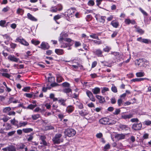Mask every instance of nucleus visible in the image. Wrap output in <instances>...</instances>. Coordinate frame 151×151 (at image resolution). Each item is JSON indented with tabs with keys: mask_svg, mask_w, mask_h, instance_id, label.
Here are the masks:
<instances>
[{
	"mask_svg": "<svg viewBox=\"0 0 151 151\" xmlns=\"http://www.w3.org/2000/svg\"><path fill=\"white\" fill-rule=\"evenodd\" d=\"M6 23L5 20H1L0 21V25L2 27H4V24Z\"/></svg>",
	"mask_w": 151,
	"mask_h": 151,
	"instance_id": "0e129e2a",
	"label": "nucleus"
},
{
	"mask_svg": "<svg viewBox=\"0 0 151 151\" xmlns=\"http://www.w3.org/2000/svg\"><path fill=\"white\" fill-rule=\"evenodd\" d=\"M31 42L32 44H35V45H38L40 43V42L38 41H35L33 40H31Z\"/></svg>",
	"mask_w": 151,
	"mask_h": 151,
	"instance_id": "680f3d73",
	"label": "nucleus"
},
{
	"mask_svg": "<svg viewBox=\"0 0 151 151\" xmlns=\"http://www.w3.org/2000/svg\"><path fill=\"white\" fill-rule=\"evenodd\" d=\"M119 127L121 129L124 131H128L130 129L127 126L123 124H121Z\"/></svg>",
	"mask_w": 151,
	"mask_h": 151,
	"instance_id": "a211bd4d",
	"label": "nucleus"
},
{
	"mask_svg": "<svg viewBox=\"0 0 151 151\" xmlns=\"http://www.w3.org/2000/svg\"><path fill=\"white\" fill-rule=\"evenodd\" d=\"M109 119L106 117H104L101 119L99 121V122L104 124H108L109 122Z\"/></svg>",
	"mask_w": 151,
	"mask_h": 151,
	"instance_id": "f8f14e48",
	"label": "nucleus"
},
{
	"mask_svg": "<svg viewBox=\"0 0 151 151\" xmlns=\"http://www.w3.org/2000/svg\"><path fill=\"white\" fill-rule=\"evenodd\" d=\"M62 136V135L60 134H56L52 139L54 143L55 144H58L60 143V138Z\"/></svg>",
	"mask_w": 151,
	"mask_h": 151,
	"instance_id": "20e7f679",
	"label": "nucleus"
},
{
	"mask_svg": "<svg viewBox=\"0 0 151 151\" xmlns=\"http://www.w3.org/2000/svg\"><path fill=\"white\" fill-rule=\"evenodd\" d=\"M40 115L39 114L32 115V118L33 120H36L39 118Z\"/></svg>",
	"mask_w": 151,
	"mask_h": 151,
	"instance_id": "c03bdc74",
	"label": "nucleus"
},
{
	"mask_svg": "<svg viewBox=\"0 0 151 151\" xmlns=\"http://www.w3.org/2000/svg\"><path fill=\"white\" fill-rule=\"evenodd\" d=\"M8 59L9 60L16 62H17L19 60V58L15 57L14 56L11 55H9L8 57Z\"/></svg>",
	"mask_w": 151,
	"mask_h": 151,
	"instance_id": "4468645a",
	"label": "nucleus"
},
{
	"mask_svg": "<svg viewBox=\"0 0 151 151\" xmlns=\"http://www.w3.org/2000/svg\"><path fill=\"white\" fill-rule=\"evenodd\" d=\"M50 46L47 44L45 42H42L40 45V48L44 50H46L48 49Z\"/></svg>",
	"mask_w": 151,
	"mask_h": 151,
	"instance_id": "ddd939ff",
	"label": "nucleus"
},
{
	"mask_svg": "<svg viewBox=\"0 0 151 151\" xmlns=\"http://www.w3.org/2000/svg\"><path fill=\"white\" fill-rule=\"evenodd\" d=\"M65 135L69 137L74 136L76 133V131L72 129H68L65 130L64 132Z\"/></svg>",
	"mask_w": 151,
	"mask_h": 151,
	"instance_id": "f03ea898",
	"label": "nucleus"
},
{
	"mask_svg": "<svg viewBox=\"0 0 151 151\" xmlns=\"http://www.w3.org/2000/svg\"><path fill=\"white\" fill-rule=\"evenodd\" d=\"M66 101V99H61L58 100V101L59 103H60L61 105H63V106H65V101Z\"/></svg>",
	"mask_w": 151,
	"mask_h": 151,
	"instance_id": "c756f323",
	"label": "nucleus"
},
{
	"mask_svg": "<svg viewBox=\"0 0 151 151\" xmlns=\"http://www.w3.org/2000/svg\"><path fill=\"white\" fill-rule=\"evenodd\" d=\"M11 110V109L10 107H6L3 109V111L4 113H7Z\"/></svg>",
	"mask_w": 151,
	"mask_h": 151,
	"instance_id": "49530a36",
	"label": "nucleus"
},
{
	"mask_svg": "<svg viewBox=\"0 0 151 151\" xmlns=\"http://www.w3.org/2000/svg\"><path fill=\"white\" fill-rule=\"evenodd\" d=\"M130 121L132 122H139V120L137 118H133L130 120Z\"/></svg>",
	"mask_w": 151,
	"mask_h": 151,
	"instance_id": "e2e57ef3",
	"label": "nucleus"
},
{
	"mask_svg": "<svg viewBox=\"0 0 151 151\" xmlns=\"http://www.w3.org/2000/svg\"><path fill=\"white\" fill-rule=\"evenodd\" d=\"M126 134H116L115 136V138L117 140L124 139L125 138Z\"/></svg>",
	"mask_w": 151,
	"mask_h": 151,
	"instance_id": "9b49d317",
	"label": "nucleus"
},
{
	"mask_svg": "<svg viewBox=\"0 0 151 151\" xmlns=\"http://www.w3.org/2000/svg\"><path fill=\"white\" fill-rule=\"evenodd\" d=\"M137 40L138 41L140 42L146 44H149L151 43V41L150 40L146 39H142L141 37L137 38Z\"/></svg>",
	"mask_w": 151,
	"mask_h": 151,
	"instance_id": "1a4fd4ad",
	"label": "nucleus"
},
{
	"mask_svg": "<svg viewBox=\"0 0 151 151\" xmlns=\"http://www.w3.org/2000/svg\"><path fill=\"white\" fill-rule=\"evenodd\" d=\"M49 86H50L51 87H54L59 86V84L55 82L54 83H50V84H49Z\"/></svg>",
	"mask_w": 151,
	"mask_h": 151,
	"instance_id": "4d7b16f0",
	"label": "nucleus"
},
{
	"mask_svg": "<svg viewBox=\"0 0 151 151\" xmlns=\"http://www.w3.org/2000/svg\"><path fill=\"white\" fill-rule=\"evenodd\" d=\"M76 105L80 109H82L83 108V104L81 102L78 103L76 104Z\"/></svg>",
	"mask_w": 151,
	"mask_h": 151,
	"instance_id": "603ef678",
	"label": "nucleus"
},
{
	"mask_svg": "<svg viewBox=\"0 0 151 151\" xmlns=\"http://www.w3.org/2000/svg\"><path fill=\"white\" fill-rule=\"evenodd\" d=\"M3 126L5 128L4 129L6 130H8L11 129L12 127L11 125L9 123H6L3 124Z\"/></svg>",
	"mask_w": 151,
	"mask_h": 151,
	"instance_id": "6ab92c4d",
	"label": "nucleus"
},
{
	"mask_svg": "<svg viewBox=\"0 0 151 151\" xmlns=\"http://www.w3.org/2000/svg\"><path fill=\"white\" fill-rule=\"evenodd\" d=\"M111 24L114 27L117 28L119 26V23L118 22L115 21L114 20L112 21Z\"/></svg>",
	"mask_w": 151,
	"mask_h": 151,
	"instance_id": "b1692460",
	"label": "nucleus"
},
{
	"mask_svg": "<svg viewBox=\"0 0 151 151\" xmlns=\"http://www.w3.org/2000/svg\"><path fill=\"white\" fill-rule=\"evenodd\" d=\"M133 117V115L132 114H129L128 115H123L121 117L122 119H127Z\"/></svg>",
	"mask_w": 151,
	"mask_h": 151,
	"instance_id": "a878e982",
	"label": "nucleus"
},
{
	"mask_svg": "<svg viewBox=\"0 0 151 151\" xmlns=\"http://www.w3.org/2000/svg\"><path fill=\"white\" fill-rule=\"evenodd\" d=\"M111 103L113 104H115L116 102V99L114 97H112L111 99Z\"/></svg>",
	"mask_w": 151,
	"mask_h": 151,
	"instance_id": "774afa93",
	"label": "nucleus"
},
{
	"mask_svg": "<svg viewBox=\"0 0 151 151\" xmlns=\"http://www.w3.org/2000/svg\"><path fill=\"white\" fill-rule=\"evenodd\" d=\"M2 76L9 78L11 76V75L7 73H1Z\"/></svg>",
	"mask_w": 151,
	"mask_h": 151,
	"instance_id": "4c0bfd02",
	"label": "nucleus"
},
{
	"mask_svg": "<svg viewBox=\"0 0 151 151\" xmlns=\"http://www.w3.org/2000/svg\"><path fill=\"white\" fill-rule=\"evenodd\" d=\"M71 45L70 44L67 43H62L61 45V47L63 48H66L69 46H70Z\"/></svg>",
	"mask_w": 151,
	"mask_h": 151,
	"instance_id": "f704fd0d",
	"label": "nucleus"
},
{
	"mask_svg": "<svg viewBox=\"0 0 151 151\" xmlns=\"http://www.w3.org/2000/svg\"><path fill=\"white\" fill-rule=\"evenodd\" d=\"M146 61V60L142 59L137 60L135 61V64L141 67H144L145 66L144 63Z\"/></svg>",
	"mask_w": 151,
	"mask_h": 151,
	"instance_id": "423d86ee",
	"label": "nucleus"
},
{
	"mask_svg": "<svg viewBox=\"0 0 151 151\" xmlns=\"http://www.w3.org/2000/svg\"><path fill=\"white\" fill-rule=\"evenodd\" d=\"M74 110V108L72 106H68L66 109V111L68 113L72 112Z\"/></svg>",
	"mask_w": 151,
	"mask_h": 151,
	"instance_id": "473e14b6",
	"label": "nucleus"
},
{
	"mask_svg": "<svg viewBox=\"0 0 151 151\" xmlns=\"http://www.w3.org/2000/svg\"><path fill=\"white\" fill-rule=\"evenodd\" d=\"M10 122L12 125L17 126L18 128L24 127L28 124L27 122L19 121V122L17 120H16L15 118L11 120Z\"/></svg>",
	"mask_w": 151,
	"mask_h": 151,
	"instance_id": "f257e3e1",
	"label": "nucleus"
},
{
	"mask_svg": "<svg viewBox=\"0 0 151 151\" xmlns=\"http://www.w3.org/2000/svg\"><path fill=\"white\" fill-rule=\"evenodd\" d=\"M57 81L58 83H60L63 80V78L60 74H57L56 75Z\"/></svg>",
	"mask_w": 151,
	"mask_h": 151,
	"instance_id": "bb28decb",
	"label": "nucleus"
},
{
	"mask_svg": "<svg viewBox=\"0 0 151 151\" xmlns=\"http://www.w3.org/2000/svg\"><path fill=\"white\" fill-rule=\"evenodd\" d=\"M109 90V88L107 87H104L102 88L101 90V93H104L106 91H108Z\"/></svg>",
	"mask_w": 151,
	"mask_h": 151,
	"instance_id": "5fc2aeb1",
	"label": "nucleus"
},
{
	"mask_svg": "<svg viewBox=\"0 0 151 151\" xmlns=\"http://www.w3.org/2000/svg\"><path fill=\"white\" fill-rule=\"evenodd\" d=\"M24 95L28 98H31L33 96V93H26L24 94Z\"/></svg>",
	"mask_w": 151,
	"mask_h": 151,
	"instance_id": "bf43d9fd",
	"label": "nucleus"
},
{
	"mask_svg": "<svg viewBox=\"0 0 151 151\" xmlns=\"http://www.w3.org/2000/svg\"><path fill=\"white\" fill-rule=\"evenodd\" d=\"M96 97L99 100L100 103H103L105 102L104 98L103 97L98 95H96Z\"/></svg>",
	"mask_w": 151,
	"mask_h": 151,
	"instance_id": "f3484780",
	"label": "nucleus"
},
{
	"mask_svg": "<svg viewBox=\"0 0 151 151\" xmlns=\"http://www.w3.org/2000/svg\"><path fill=\"white\" fill-rule=\"evenodd\" d=\"M139 10L141 12L145 15L147 16V14L141 8H139Z\"/></svg>",
	"mask_w": 151,
	"mask_h": 151,
	"instance_id": "052dcab7",
	"label": "nucleus"
},
{
	"mask_svg": "<svg viewBox=\"0 0 151 151\" xmlns=\"http://www.w3.org/2000/svg\"><path fill=\"white\" fill-rule=\"evenodd\" d=\"M88 4L89 6H93L94 4V2L92 0H90L88 1Z\"/></svg>",
	"mask_w": 151,
	"mask_h": 151,
	"instance_id": "8fccbe9b",
	"label": "nucleus"
},
{
	"mask_svg": "<svg viewBox=\"0 0 151 151\" xmlns=\"http://www.w3.org/2000/svg\"><path fill=\"white\" fill-rule=\"evenodd\" d=\"M55 52L58 55H62L64 53L63 50L61 49H55Z\"/></svg>",
	"mask_w": 151,
	"mask_h": 151,
	"instance_id": "412c9836",
	"label": "nucleus"
},
{
	"mask_svg": "<svg viewBox=\"0 0 151 151\" xmlns=\"http://www.w3.org/2000/svg\"><path fill=\"white\" fill-rule=\"evenodd\" d=\"M51 88L50 86H49V84H47V86L45 87H43L42 88V91L44 92H46L47 91V90L50 89Z\"/></svg>",
	"mask_w": 151,
	"mask_h": 151,
	"instance_id": "e433bc0d",
	"label": "nucleus"
},
{
	"mask_svg": "<svg viewBox=\"0 0 151 151\" xmlns=\"http://www.w3.org/2000/svg\"><path fill=\"white\" fill-rule=\"evenodd\" d=\"M124 22L127 24H136V22L134 20H130L128 19H126L125 20Z\"/></svg>",
	"mask_w": 151,
	"mask_h": 151,
	"instance_id": "dca6fc26",
	"label": "nucleus"
},
{
	"mask_svg": "<svg viewBox=\"0 0 151 151\" xmlns=\"http://www.w3.org/2000/svg\"><path fill=\"white\" fill-rule=\"evenodd\" d=\"M27 16L28 18L32 21H37V19L29 13H28L27 14Z\"/></svg>",
	"mask_w": 151,
	"mask_h": 151,
	"instance_id": "aec40b11",
	"label": "nucleus"
},
{
	"mask_svg": "<svg viewBox=\"0 0 151 151\" xmlns=\"http://www.w3.org/2000/svg\"><path fill=\"white\" fill-rule=\"evenodd\" d=\"M63 86L65 87H69L70 86V84L67 82H65L62 84Z\"/></svg>",
	"mask_w": 151,
	"mask_h": 151,
	"instance_id": "6e6d98bb",
	"label": "nucleus"
},
{
	"mask_svg": "<svg viewBox=\"0 0 151 151\" xmlns=\"http://www.w3.org/2000/svg\"><path fill=\"white\" fill-rule=\"evenodd\" d=\"M72 91V90L71 89L69 88H66L64 89H63V91L65 93H69L70 92H71Z\"/></svg>",
	"mask_w": 151,
	"mask_h": 151,
	"instance_id": "ea45409f",
	"label": "nucleus"
},
{
	"mask_svg": "<svg viewBox=\"0 0 151 151\" xmlns=\"http://www.w3.org/2000/svg\"><path fill=\"white\" fill-rule=\"evenodd\" d=\"M136 32L139 33L141 34H142L144 32V31L142 29L140 28H137Z\"/></svg>",
	"mask_w": 151,
	"mask_h": 151,
	"instance_id": "37998d69",
	"label": "nucleus"
},
{
	"mask_svg": "<svg viewBox=\"0 0 151 151\" xmlns=\"http://www.w3.org/2000/svg\"><path fill=\"white\" fill-rule=\"evenodd\" d=\"M24 10L21 9L19 8L17 11V13L19 14H22L24 13Z\"/></svg>",
	"mask_w": 151,
	"mask_h": 151,
	"instance_id": "a18cd8bd",
	"label": "nucleus"
},
{
	"mask_svg": "<svg viewBox=\"0 0 151 151\" xmlns=\"http://www.w3.org/2000/svg\"><path fill=\"white\" fill-rule=\"evenodd\" d=\"M17 150L19 151H27V149L26 146L22 144H20L18 145Z\"/></svg>",
	"mask_w": 151,
	"mask_h": 151,
	"instance_id": "6e6552de",
	"label": "nucleus"
},
{
	"mask_svg": "<svg viewBox=\"0 0 151 151\" xmlns=\"http://www.w3.org/2000/svg\"><path fill=\"white\" fill-rule=\"evenodd\" d=\"M40 144L41 145H39L38 147L39 148L41 149L42 147L46 146H49L50 145L48 143H47L45 141H41Z\"/></svg>",
	"mask_w": 151,
	"mask_h": 151,
	"instance_id": "2eb2a0df",
	"label": "nucleus"
},
{
	"mask_svg": "<svg viewBox=\"0 0 151 151\" xmlns=\"http://www.w3.org/2000/svg\"><path fill=\"white\" fill-rule=\"evenodd\" d=\"M16 42H18L22 44L25 46H27L29 45L28 43L23 38L21 39L19 37H17L16 39Z\"/></svg>",
	"mask_w": 151,
	"mask_h": 151,
	"instance_id": "0eeeda50",
	"label": "nucleus"
},
{
	"mask_svg": "<svg viewBox=\"0 0 151 151\" xmlns=\"http://www.w3.org/2000/svg\"><path fill=\"white\" fill-rule=\"evenodd\" d=\"M142 127V124L140 122L138 123H134L132 126V129L134 130H140Z\"/></svg>",
	"mask_w": 151,
	"mask_h": 151,
	"instance_id": "39448f33",
	"label": "nucleus"
},
{
	"mask_svg": "<svg viewBox=\"0 0 151 151\" xmlns=\"http://www.w3.org/2000/svg\"><path fill=\"white\" fill-rule=\"evenodd\" d=\"M61 15L58 14L55 16L54 17V19L56 21L57 20L60 19L61 18Z\"/></svg>",
	"mask_w": 151,
	"mask_h": 151,
	"instance_id": "3c124183",
	"label": "nucleus"
},
{
	"mask_svg": "<svg viewBox=\"0 0 151 151\" xmlns=\"http://www.w3.org/2000/svg\"><path fill=\"white\" fill-rule=\"evenodd\" d=\"M102 53V51L100 49H98L96 50L95 52L96 54V55H97L99 57H102L103 56Z\"/></svg>",
	"mask_w": 151,
	"mask_h": 151,
	"instance_id": "cd10ccee",
	"label": "nucleus"
},
{
	"mask_svg": "<svg viewBox=\"0 0 151 151\" xmlns=\"http://www.w3.org/2000/svg\"><path fill=\"white\" fill-rule=\"evenodd\" d=\"M47 80L48 83V84H49V83L50 84L55 82V78L54 77L51 76L48 78Z\"/></svg>",
	"mask_w": 151,
	"mask_h": 151,
	"instance_id": "393cba45",
	"label": "nucleus"
},
{
	"mask_svg": "<svg viewBox=\"0 0 151 151\" xmlns=\"http://www.w3.org/2000/svg\"><path fill=\"white\" fill-rule=\"evenodd\" d=\"M16 132L15 130L9 132L8 133V135L9 136H11L14 135Z\"/></svg>",
	"mask_w": 151,
	"mask_h": 151,
	"instance_id": "69168bd1",
	"label": "nucleus"
},
{
	"mask_svg": "<svg viewBox=\"0 0 151 151\" xmlns=\"http://www.w3.org/2000/svg\"><path fill=\"white\" fill-rule=\"evenodd\" d=\"M9 103H16L19 102L18 100L14 99L13 97H11L9 98Z\"/></svg>",
	"mask_w": 151,
	"mask_h": 151,
	"instance_id": "c85d7f7f",
	"label": "nucleus"
},
{
	"mask_svg": "<svg viewBox=\"0 0 151 151\" xmlns=\"http://www.w3.org/2000/svg\"><path fill=\"white\" fill-rule=\"evenodd\" d=\"M149 80V79L146 78H136L135 79H133L132 80V81L134 82H139L141 81H143L145 80Z\"/></svg>",
	"mask_w": 151,
	"mask_h": 151,
	"instance_id": "4be33fe9",
	"label": "nucleus"
},
{
	"mask_svg": "<svg viewBox=\"0 0 151 151\" xmlns=\"http://www.w3.org/2000/svg\"><path fill=\"white\" fill-rule=\"evenodd\" d=\"M79 114L80 115L82 116H84L88 114V113L84 110H82L79 112Z\"/></svg>",
	"mask_w": 151,
	"mask_h": 151,
	"instance_id": "2f4dec72",
	"label": "nucleus"
},
{
	"mask_svg": "<svg viewBox=\"0 0 151 151\" xmlns=\"http://www.w3.org/2000/svg\"><path fill=\"white\" fill-rule=\"evenodd\" d=\"M22 131L25 133H28L32 131L33 129L31 128H25L23 129Z\"/></svg>",
	"mask_w": 151,
	"mask_h": 151,
	"instance_id": "7c9ffc66",
	"label": "nucleus"
},
{
	"mask_svg": "<svg viewBox=\"0 0 151 151\" xmlns=\"http://www.w3.org/2000/svg\"><path fill=\"white\" fill-rule=\"evenodd\" d=\"M3 151H16L15 147L13 146H9L2 149Z\"/></svg>",
	"mask_w": 151,
	"mask_h": 151,
	"instance_id": "9d476101",
	"label": "nucleus"
},
{
	"mask_svg": "<svg viewBox=\"0 0 151 151\" xmlns=\"http://www.w3.org/2000/svg\"><path fill=\"white\" fill-rule=\"evenodd\" d=\"M92 91L94 94H99L100 93V89L98 87H96L92 89Z\"/></svg>",
	"mask_w": 151,
	"mask_h": 151,
	"instance_id": "5701e85b",
	"label": "nucleus"
},
{
	"mask_svg": "<svg viewBox=\"0 0 151 151\" xmlns=\"http://www.w3.org/2000/svg\"><path fill=\"white\" fill-rule=\"evenodd\" d=\"M111 90L114 93H116L117 92V89L114 85H112L111 87Z\"/></svg>",
	"mask_w": 151,
	"mask_h": 151,
	"instance_id": "de8ad7c7",
	"label": "nucleus"
},
{
	"mask_svg": "<svg viewBox=\"0 0 151 151\" xmlns=\"http://www.w3.org/2000/svg\"><path fill=\"white\" fill-rule=\"evenodd\" d=\"M145 74L143 72H139L137 73L136 75L137 77H142L144 76Z\"/></svg>",
	"mask_w": 151,
	"mask_h": 151,
	"instance_id": "c9c22d12",
	"label": "nucleus"
},
{
	"mask_svg": "<svg viewBox=\"0 0 151 151\" xmlns=\"http://www.w3.org/2000/svg\"><path fill=\"white\" fill-rule=\"evenodd\" d=\"M37 106V105H33L32 104H30L26 108L27 109H33L34 108Z\"/></svg>",
	"mask_w": 151,
	"mask_h": 151,
	"instance_id": "79ce46f5",
	"label": "nucleus"
},
{
	"mask_svg": "<svg viewBox=\"0 0 151 151\" xmlns=\"http://www.w3.org/2000/svg\"><path fill=\"white\" fill-rule=\"evenodd\" d=\"M105 17L101 16L99 18V21L100 22L104 23L105 21Z\"/></svg>",
	"mask_w": 151,
	"mask_h": 151,
	"instance_id": "a19ab883",
	"label": "nucleus"
},
{
	"mask_svg": "<svg viewBox=\"0 0 151 151\" xmlns=\"http://www.w3.org/2000/svg\"><path fill=\"white\" fill-rule=\"evenodd\" d=\"M90 37L93 39H96L98 40H99L98 36L95 34H91L90 35Z\"/></svg>",
	"mask_w": 151,
	"mask_h": 151,
	"instance_id": "72a5a7b5",
	"label": "nucleus"
},
{
	"mask_svg": "<svg viewBox=\"0 0 151 151\" xmlns=\"http://www.w3.org/2000/svg\"><path fill=\"white\" fill-rule=\"evenodd\" d=\"M143 124L147 125H149L151 124V121L150 120L146 121L144 122Z\"/></svg>",
	"mask_w": 151,
	"mask_h": 151,
	"instance_id": "338daca9",
	"label": "nucleus"
},
{
	"mask_svg": "<svg viewBox=\"0 0 151 151\" xmlns=\"http://www.w3.org/2000/svg\"><path fill=\"white\" fill-rule=\"evenodd\" d=\"M3 38L4 39H6L7 41H9L10 40V37L7 34L3 35Z\"/></svg>",
	"mask_w": 151,
	"mask_h": 151,
	"instance_id": "09e8293b",
	"label": "nucleus"
},
{
	"mask_svg": "<svg viewBox=\"0 0 151 151\" xmlns=\"http://www.w3.org/2000/svg\"><path fill=\"white\" fill-rule=\"evenodd\" d=\"M30 89V87L27 86L24 87L23 89H22V91L24 92H27Z\"/></svg>",
	"mask_w": 151,
	"mask_h": 151,
	"instance_id": "13d9d810",
	"label": "nucleus"
},
{
	"mask_svg": "<svg viewBox=\"0 0 151 151\" xmlns=\"http://www.w3.org/2000/svg\"><path fill=\"white\" fill-rule=\"evenodd\" d=\"M75 11L76 10L74 8H71L68 10L67 12H65V15H67L69 17H71L74 15Z\"/></svg>",
	"mask_w": 151,
	"mask_h": 151,
	"instance_id": "7ed1b4c3",
	"label": "nucleus"
},
{
	"mask_svg": "<svg viewBox=\"0 0 151 151\" xmlns=\"http://www.w3.org/2000/svg\"><path fill=\"white\" fill-rule=\"evenodd\" d=\"M54 128L51 125L46 126L45 127V129L46 130L52 129H54Z\"/></svg>",
	"mask_w": 151,
	"mask_h": 151,
	"instance_id": "58836bf2",
	"label": "nucleus"
},
{
	"mask_svg": "<svg viewBox=\"0 0 151 151\" xmlns=\"http://www.w3.org/2000/svg\"><path fill=\"white\" fill-rule=\"evenodd\" d=\"M111 49V48L108 46H106V47L103 49V50L106 52H108Z\"/></svg>",
	"mask_w": 151,
	"mask_h": 151,
	"instance_id": "864d4df0",
	"label": "nucleus"
}]
</instances>
